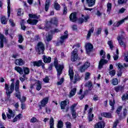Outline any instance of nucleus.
Masks as SVG:
<instances>
[{
  "label": "nucleus",
  "mask_w": 128,
  "mask_h": 128,
  "mask_svg": "<svg viewBox=\"0 0 128 128\" xmlns=\"http://www.w3.org/2000/svg\"><path fill=\"white\" fill-rule=\"evenodd\" d=\"M10 82H12V83L10 86L8 84H5L4 90H6V94L8 98H10V94H12L14 92V79H12Z\"/></svg>",
  "instance_id": "obj_1"
},
{
  "label": "nucleus",
  "mask_w": 128,
  "mask_h": 128,
  "mask_svg": "<svg viewBox=\"0 0 128 128\" xmlns=\"http://www.w3.org/2000/svg\"><path fill=\"white\" fill-rule=\"evenodd\" d=\"M58 60H55L54 62V66H55L56 72H57V78H60V74H62V69L64 68V66L62 65H58Z\"/></svg>",
  "instance_id": "obj_2"
},
{
  "label": "nucleus",
  "mask_w": 128,
  "mask_h": 128,
  "mask_svg": "<svg viewBox=\"0 0 128 128\" xmlns=\"http://www.w3.org/2000/svg\"><path fill=\"white\" fill-rule=\"evenodd\" d=\"M68 30H66L64 32V35L61 36L60 38H59L57 42L56 43V46H60V44H62L64 42V40H66V38H68Z\"/></svg>",
  "instance_id": "obj_3"
},
{
  "label": "nucleus",
  "mask_w": 128,
  "mask_h": 128,
  "mask_svg": "<svg viewBox=\"0 0 128 128\" xmlns=\"http://www.w3.org/2000/svg\"><path fill=\"white\" fill-rule=\"evenodd\" d=\"M44 44L42 43V42H39L37 44V46L36 48V52L39 54H44L45 50Z\"/></svg>",
  "instance_id": "obj_4"
},
{
  "label": "nucleus",
  "mask_w": 128,
  "mask_h": 128,
  "mask_svg": "<svg viewBox=\"0 0 128 128\" xmlns=\"http://www.w3.org/2000/svg\"><path fill=\"white\" fill-rule=\"evenodd\" d=\"M50 24H54L55 26H58V18H52L50 22H48L46 24V26L44 28L45 30H48L50 28V26H49Z\"/></svg>",
  "instance_id": "obj_5"
},
{
  "label": "nucleus",
  "mask_w": 128,
  "mask_h": 128,
  "mask_svg": "<svg viewBox=\"0 0 128 128\" xmlns=\"http://www.w3.org/2000/svg\"><path fill=\"white\" fill-rule=\"evenodd\" d=\"M68 104H70V100H65L61 102V110H63V112H68V110H70V107L66 106H68Z\"/></svg>",
  "instance_id": "obj_6"
},
{
  "label": "nucleus",
  "mask_w": 128,
  "mask_h": 128,
  "mask_svg": "<svg viewBox=\"0 0 128 128\" xmlns=\"http://www.w3.org/2000/svg\"><path fill=\"white\" fill-rule=\"evenodd\" d=\"M78 58V49L75 48L72 52L71 60L72 62H76Z\"/></svg>",
  "instance_id": "obj_7"
},
{
  "label": "nucleus",
  "mask_w": 128,
  "mask_h": 128,
  "mask_svg": "<svg viewBox=\"0 0 128 128\" xmlns=\"http://www.w3.org/2000/svg\"><path fill=\"white\" fill-rule=\"evenodd\" d=\"M0 48H4V44H8V39L2 33H0Z\"/></svg>",
  "instance_id": "obj_8"
},
{
  "label": "nucleus",
  "mask_w": 128,
  "mask_h": 128,
  "mask_svg": "<svg viewBox=\"0 0 128 128\" xmlns=\"http://www.w3.org/2000/svg\"><path fill=\"white\" fill-rule=\"evenodd\" d=\"M16 116V113L14 111H12V110H10V108H8V113H6V116L10 120L12 118H14Z\"/></svg>",
  "instance_id": "obj_9"
},
{
  "label": "nucleus",
  "mask_w": 128,
  "mask_h": 128,
  "mask_svg": "<svg viewBox=\"0 0 128 128\" xmlns=\"http://www.w3.org/2000/svg\"><path fill=\"white\" fill-rule=\"evenodd\" d=\"M70 20L72 22H75L78 20V18L76 17V12H74L72 13L70 16Z\"/></svg>",
  "instance_id": "obj_10"
},
{
  "label": "nucleus",
  "mask_w": 128,
  "mask_h": 128,
  "mask_svg": "<svg viewBox=\"0 0 128 128\" xmlns=\"http://www.w3.org/2000/svg\"><path fill=\"white\" fill-rule=\"evenodd\" d=\"M33 65L34 66H42L44 68V64L42 62V60H39L38 61H36L33 62Z\"/></svg>",
  "instance_id": "obj_11"
},
{
  "label": "nucleus",
  "mask_w": 128,
  "mask_h": 128,
  "mask_svg": "<svg viewBox=\"0 0 128 128\" xmlns=\"http://www.w3.org/2000/svg\"><path fill=\"white\" fill-rule=\"evenodd\" d=\"M92 48H94L92 44L88 43L86 45V49L87 54H90V52L92 50Z\"/></svg>",
  "instance_id": "obj_12"
},
{
  "label": "nucleus",
  "mask_w": 128,
  "mask_h": 128,
  "mask_svg": "<svg viewBox=\"0 0 128 128\" xmlns=\"http://www.w3.org/2000/svg\"><path fill=\"white\" fill-rule=\"evenodd\" d=\"M108 64V60L104 59H100L98 64V68L102 70L104 64Z\"/></svg>",
  "instance_id": "obj_13"
},
{
  "label": "nucleus",
  "mask_w": 128,
  "mask_h": 128,
  "mask_svg": "<svg viewBox=\"0 0 128 128\" xmlns=\"http://www.w3.org/2000/svg\"><path fill=\"white\" fill-rule=\"evenodd\" d=\"M104 122L100 121L95 124L94 128H104Z\"/></svg>",
  "instance_id": "obj_14"
},
{
  "label": "nucleus",
  "mask_w": 128,
  "mask_h": 128,
  "mask_svg": "<svg viewBox=\"0 0 128 128\" xmlns=\"http://www.w3.org/2000/svg\"><path fill=\"white\" fill-rule=\"evenodd\" d=\"M117 40L120 46H122L124 48H126V44L124 42H122V36H118Z\"/></svg>",
  "instance_id": "obj_15"
},
{
  "label": "nucleus",
  "mask_w": 128,
  "mask_h": 128,
  "mask_svg": "<svg viewBox=\"0 0 128 128\" xmlns=\"http://www.w3.org/2000/svg\"><path fill=\"white\" fill-rule=\"evenodd\" d=\"M48 97H46L43 98L40 101L41 106H42V107L46 106V105L48 104Z\"/></svg>",
  "instance_id": "obj_16"
},
{
  "label": "nucleus",
  "mask_w": 128,
  "mask_h": 128,
  "mask_svg": "<svg viewBox=\"0 0 128 128\" xmlns=\"http://www.w3.org/2000/svg\"><path fill=\"white\" fill-rule=\"evenodd\" d=\"M24 60L22 58L16 59L15 60V64H16V66H24Z\"/></svg>",
  "instance_id": "obj_17"
},
{
  "label": "nucleus",
  "mask_w": 128,
  "mask_h": 128,
  "mask_svg": "<svg viewBox=\"0 0 128 128\" xmlns=\"http://www.w3.org/2000/svg\"><path fill=\"white\" fill-rule=\"evenodd\" d=\"M14 70L18 72L20 74H24V68H20L18 66H16L14 67Z\"/></svg>",
  "instance_id": "obj_18"
},
{
  "label": "nucleus",
  "mask_w": 128,
  "mask_h": 128,
  "mask_svg": "<svg viewBox=\"0 0 128 128\" xmlns=\"http://www.w3.org/2000/svg\"><path fill=\"white\" fill-rule=\"evenodd\" d=\"M128 20V16L126 18H124V19L123 20H121L117 22L116 24H114V26H120V24H124V20Z\"/></svg>",
  "instance_id": "obj_19"
},
{
  "label": "nucleus",
  "mask_w": 128,
  "mask_h": 128,
  "mask_svg": "<svg viewBox=\"0 0 128 128\" xmlns=\"http://www.w3.org/2000/svg\"><path fill=\"white\" fill-rule=\"evenodd\" d=\"M90 18V16H85L84 18H80L78 20V22L80 24H82V22H86Z\"/></svg>",
  "instance_id": "obj_20"
},
{
  "label": "nucleus",
  "mask_w": 128,
  "mask_h": 128,
  "mask_svg": "<svg viewBox=\"0 0 128 128\" xmlns=\"http://www.w3.org/2000/svg\"><path fill=\"white\" fill-rule=\"evenodd\" d=\"M35 84L36 86V89L37 90H40L42 89V82L40 80H37L36 82L35 83Z\"/></svg>",
  "instance_id": "obj_21"
},
{
  "label": "nucleus",
  "mask_w": 128,
  "mask_h": 128,
  "mask_svg": "<svg viewBox=\"0 0 128 128\" xmlns=\"http://www.w3.org/2000/svg\"><path fill=\"white\" fill-rule=\"evenodd\" d=\"M101 116L104 118H112V114L106 112H104L102 113Z\"/></svg>",
  "instance_id": "obj_22"
},
{
  "label": "nucleus",
  "mask_w": 128,
  "mask_h": 128,
  "mask_svg": "<svg viewBox=\"0 0 128 128\" xmlns=\"http://www.w3.org/2000/svg\"><path fill=\"white\" fill-rule=\"evenodd\" d=\"M86 4L89 7L94 6L96 4V0H86Z\"/></svg>",
  "instance_id": "obj_23"
},
{
  "label": "nucleus",
  "mask_w": 128,
  "mask_h": 128,
  "mask_svg": "<svg viewBox=\"0 0 128 128\" xmlns=\"http://www.w3.org/2000/svg\"><path fill=\"white\" fill-rule=\"evenodd\" d=\"M43 60L45 64H50L52 61V58L50 57L47 58L46 56H43Z\"/></svg>",
  "instance_id": "obj_24"
},
{
  "label": "nucleus",
  "mask_w": 128,
  "mask_h": 128,
  "mask_svg": "<svg viewBox=\"0 0 128 128\" xmlns=\"http://www.w3.org/2000/svg\"><path fill=\"white\" fill-rule=\"evenodd\" d=\"M114 90L116 92H122L124 90V86H118L114 87Z\"/></svg>",
  "instance_id": "obj_25"
},
{
  "label": "nucleus",
  "mask_w": 128,
  "mask_h": 128,
  "mask_svg": "<svg viewBox=\"0 0 128 128\" xmlns=\"http://www.w3.org/2000/svg\"><path fill=\"white\" fill-rule=\"evenodd\" d=\"M38 22V20H27V22L30 24H32L33 26H36Z\"/></svg>",
  "instance_id": "obj_26"
},
{
  "label": "nucleus",
  "mask_w": 128,
  "mask_h": 128,
  "mask_svg": "<svg viewBox=\"0 0 128 128\" xmlns=\"http://www.w3.org/2000/svg\"><path fill=\"white\" fill-rule=\"evenodd\" d=\"M76 92V88H72L70 92L69 98H72Z\"/></svg>",
  "instance_id": "obj_27"
},
{
  "label": "nucleus",
  "mask_w": 128,
  "mask_h": 128,
  "mask_svg": "<svg viewBox=\"0 0 128 128\" xmlns=\"http://www.w3.org/2000/svg\"><path fill=\"white\" fill-rule=\"evenodd\" d=\"M49 124L50 128H54V118L52 116L50 118Z\"/></svg>",
  "instance_id": "obj_28"
},
{
  "label": "nucleus",
  "mask_w": 128,
  "mask_h": 128,
  "mask_svg": "<svg viewBox=\"0 0 128 128\" xmlns=\"http://www.w3.org/2000/svg\"><path fill=\"white\" fill-rule=\"evenodd\" d=\"M68 74L70 80H74V70H72V68H69Z\"/></svg>",
  "instance_id": "obj_29"
},
{
  "label": "nucleus",
  "mask_w": 128,
  "mask_h": 128,
  "mask_svg": "<svg viewBox=\"0 0 128 128\" xmlns=\"http://www.w3.org/2000/svg\"><path fill=\"white\" fill-rule=\"evenodd\" d=\"M16 92H20V80H16L15 83Z\"/></svg>",
  "instance_id": "obj_30"
},
{
  "label": "nucleus",
  "mask_w": 128,
  "mask_h": 128,
  "mask_svg": "<svg viewBox=\"0 0 128 128\" xmlns=\"http://www.w3.org/2000/svg\"><path fill=\"white\" fill-rule=\"evenodd\" d=\"M94 27H92L88 32V34H87V38H90V36H92V34L94 32Z\"/></svg>",
  "instance_id": "obj_31"
},
{
  "label": "nucleus",
  "mask_w": 128,
  "mask_h": 128,
  "mask_svg": "<svg viewBox=\"0 0 128 128\" xmlns=\"http://www.w3.org/2000/svg\"><path fill=\"white\" fill-rule=\"evenodd\" d=\"M111 10H112V4L108 2L107 4V10H106V12L108 14H110Z\"/></svg>",
  "instance_id": "obj_32"
},
{
  "label": "nucleus",
  "mask_w": 128,
  "mask_h": 128,
  "mask_svg": "<svg viewBox=\"0 0 128 128\" xmlns=\"http://www.w3.org/2000/svg\"><path fill=\"white\" fill-rule=\"evenodd\" d=\"M10 2L9 0L8 2V18H10Z\"/></svg>",
  "instance_id": "obj_33"
},
{
  "label": "nucleus",
  "mask_w": 128,
  "mask_h": 128,
  "mask_svg": "<svg viewBox=\"0 0 128 128\" xmlns=\"http://www.w3.org/2000/svg\"><path fill=\"white\" fill-rule=\"evenodd\" d=\"M0 21L2 24H8V20H6V18L4 16L1 18Z\"/></svg>",
  "instance_id": "obj_34"
},
{
  "label": "nucleus",
  "mask_w": 128,
  "mask_h": 128,
  "mask_svg": "<svg viewBox=\"0 0 128 128\" xmlns=\"http://www.w3.org/2000/svg\"><path fill=\"white\" fill-rule=\"evenodd\" d=\"M22 114H18V115L16 116V117L13 120V122H18V120H20V118H22Z\"/></svg>",
  "instance_id": "obj_35"
},
{
  "label": "nucleus",
  "mask_w": 128,
  "mask_h": 128,
  "mask_svg": "<svg viewBox=\"0 0 128 128\" xmlns=\"http://www.w3.org/2000/svg\"><path fill=\"white\" fill-rule=\"evenodd\" d=\"M112 84L113 86H118V80L116 78H114L112 80Z\"/></svg>",
  "instance_id": "obj_36"
},
{
  "label": "nucleus",
  "mask_w": 128,
  "mask_h": 128,
  "mask_svg": "<svg viewBox=\"0 0 128 128\" xmlns=\"http://www.w3.org/2000/svg\"><path fill=\"white\" fill-rule=\"evenodd\" d=\"M50 0H46V5H45V10L48 12V8H50Z\"/></svg>",
  "instance_id": "obj_37"
},
{
  "label": "nucleus",
  "mask_w": 128,
  "mask_h": 128,
  "mask_svg": "<svg viewBox=\"0 0 128 128\" xmlns=\"http://www.w3.org/2000/svg\"><path fill=\"white\" fill-rule=\"evenodd\" d=\"M114 60H118V49L116 50V54H114L113 56Z\"/></svg>",
  "instance_id": "obj_38"
},
{
  "label": "nucleus",
  "mask_w": 128,
  "mask_h": 128,
  "mask_svg": "<svg viewBox=\"0 0 128 128\" xmlns=\"http://www.w3.org/2000/svg\"><path fill=\"white\" fill-rule=\"evenodd\" d=\"M62 6L64 8L63 14H66V13L68 12V8L66 7V4H62Z\"/></svg>",
  "instance_id": "obj_39"
},
{
  "label": "nucleus",
  "mask_w": 128,
  "mask_h": 128,
  "mask_svg": "<svg viewBox=\"0 0 128 128\" xmlns=\"http://www.w3.org/2000/svg\"><path fill=\"white\" fill-rule=\"evenodd\" d=\"M22 42H24V37L22 36V34H18V42L20 44L22 43Z\"/></svg>",
  "instance_id": "obj_40"
},
{
  "label": "nucleus",
  "mask_w": 128,
  "mask_h": 128,
  "mask_svg": "<svg viewBox=\"0 0 128 128\" xmlns=\"http://www.w3.org/2000/svg\"><path fill=\"white\" fill-rule=\"evenodd\" d=\"M24 72V74H30V68L27 67L23 68V72Z\"/></svg>",
  "instance_id": "obj_41"
},
{
  "label": "nucleus",
  "mask_w": 128,
  "mask_h": 128,
  "mask_svg": "<svg viewBox=\"0 0 128 128\" xmlns=\"http://www.w3.org/2000/svg\"><path fill=\"white\" fill-rule=\"evenodd\" d=\"M58 128H64V122L60 120L58 122L56 125Z\"/></svg>",
  "instance_id": "obj_42"
},
{
  "label": "nucleus",
  "mask_w": 128,
  "mask_h": 128,
  "mask_svg": "<svg viewBox=\"0 0 128 128\" xmlns=\"http://www.w3.org/2000/svg\"><path fill=\"white\" fill-rule=\"evenodd\" d=\"M115 104H116V102H114V100H113V101L112 100H110V105L112 108V110H114V106Z\"/></svg>",
  "instance_id": "obj_43"
},
{
  "label": "nucleus",
  "mask_w": 128,
  "mask_h": 128,
  "mask_svg": "<svg viewBox=\"0 0 128 128\" xmlns=\"http://www.w3.org/2000/svg\"><path fill=\"white\" fill-rule=\"evenodd\" d=\"M86 68L83 65V66H80V68H79V72H86Z\"/></svg>",
  "instance_id": "obj_44"
},
{
  "label": "nucleus",
  "mask_w": 128,
  "mask_h": 128,
  "mask_svg": "<svg viewBox=\"0 0 128 128\" xmlns=\"http://www.w3.org/2000/svg\"><path fill=\"white\" fill-rule=\"evenodd\" d=\"M54 8L56 10H59L60 8V6L58 3L56 2L54 4Z\"/></svg>",
  "instance_id": "obj_45"
},
{
  "label": "nucleus",
  "mask_w": 128,
  "mask_h": 128,
  "mask_svg": "<svg viewBox=\"0 0 128 128\" xmlns=\"http://www.w3.org/2000/svg\"><path fill=\"white\" fill-rule=\"evenodd\" d=\"M88 120L89 122H92V120H94V114H88Z\"/></svg>",
  "instance_id": "obj_46"
},
{
  "label": "nucleus",
  "mask_w": 128,
  "mask_h": 128,
  "mask_svg": "<svg viewBox=\"0 0 128 128\" xmlns=\"http://www.w3.org/2000/svg\"><path fill=\"white\" fill-rule=\"evenodd\" d=\"M83 66H84L86 70H87L88 68H90V62H86L84 64Z\"/></svg>",
  "instance_id": "obj_47"
},
{
  "label": "nucleus",
  "mask_w": 128,
  "mask_h": 128,
  "mask_svg": "<svg viewBox=\"0 0 128 128\" xmlns=\"http://www.w3.org/2000/svg\"><path fill=\"white\" fill-rule=\"evenodd\" d=\"M28 16L30 18H36L37 20L38 18V16L34 14H29Z\"/></svg>",
  "instance_id": "obj_48"
},
{
  "label": "nucleus",
  "mask_w": 128,
  "mask_h": 128,
  "mask_svg": "<svg viewBox=\"0 0 128 128\" xmlns=\"http://www.w3.org/2000/svg\"><path fill=\"white\" fill-rule=\"evenodd\" d=\"M15 96L17 98L20 100V91L16 92Z\"/></svg>",
  "instance_id": "obj_49"
},
{
  "label": "nucleus",
  "mask_w": 128,
  "mask_h": 128,
  "mask_svg": "<svg viewBox=\"0 0 128 128\" xmlns=\"http://www.w3.org/2000/svg\"><path fill=\"white\" fill-rule=\"evenodd\" d=\"M85 86H88V88H90L92 86V84L89 81L86 84Z\"/></svg>",
  "instance_id": "obj_50"
},
{
  "label": "nucleus",
  "mask_w": 128,
  "mask_h": 128,
  "mask_svg": "<svg viewBox=\"0 0 128 128\" xmlns=\"http://www.w3.org/2000/svg\"><path fill=\"white\" fill-rule=\"evenodd\" d=\"M71 112H72V114L73 118H74V119L76 118V116L78 115L76 114V110L71 111Z\"/></svg>",
  "instance_id": "obj_51"
},
{
  "label": "nucleus",
  "mask_w": 128,
  "mask_h": 128,
  "mask_svg": "<svg viewBox=\"0 0 128 128\" xmlns=\"http://www.w3.org/2000/svg\"><path fill=\"white\" fill-rule=\"evenodd\" d=\"M20 26L22 30H26V26H24V20H22V22H20Z\"/></svg>",
  "instance_id": "obj_52"
},
{
  "label": "nucleus",
  "mask_w": 128,
  "mask_h": 128,
  "mask_svg": "<svg viewBox=\"0 0 128 128\" xmlns=\"http://www.w3.org/2000/svg\"><path fill=\"white\" fill-rule=\"evenodd\" d=\"M77 104H74L70 107V110L71 112H73L76 110L74 108H76V106Z\"/></svg>",
  "instance_id": "obj_53"
},
{
  "label": "nucleus",
  "mask_w": 128,
  "mask_h": 128,
  "mask_svg": "<svg viewBox=\"0 0 128 128\" xmlns=\"http://www.w3.org/2000/svg\"><path fill=\"white\" fill-rule=\"evenodd\" d=\"M90 73L88 72H86L85 74V80H88V78H90Z\"/></svg>",
  "instance_id": "obj_54"
},
{
  "label": "nucleus",
  "mask_w": 128,
  "mask_h": 128,
  "mask_svg": "<svg viewBox=\"0 0 128 128\" xmlns=\"http://www.w3.org/2000/svg\"><path fill=\"white\" fill-rule=\"evenodd\" d=\"M64 78H61L60 81L57 82V84L58 86H60V84H62V83L64 82Z\"/></svg>",
  "instance_id": "obj_55"
},
{
  "label": "nucleus",
  "mask_w": 128,
  "mask_h": 128,
  "mask_svg": "<svg viewBox=\"0 0 128 128\" xmlns=\"http://www.w3.org/2000/svg\"><path fill=\"white\" fill-rule=\"evenodd\" d=\"M108 46H110V50H112V48H114V45H112V42L108 41Z\"/></svg>",
  "instance_id": "obj_56"
},
{
  "label": "nucleus",
  "mask_w": 128,
  "mask_h": 128,
  "mask_svg": "<svg viewBox=\"0 0 128 128\" xmlns=\"http://www.w3.org/2000/svg\"><path fill=\"white\" fill-rule=\"evenodd\" d=\"M128 2V0H118V4H126Z\"/></svg>",
  "instance_id": "obj_57"
},
{
  "label": "nucleus",
  "mask_w": 128,
  "mask_h": 128,
  "mask_svg": "<svg viewBox=\"0 0 128 128\" xmlns=\"http://www.w3.org/2000/svg\"><path fill=\"white\" fill-rule=\"evenodd\" d=\"M52 35L48 34L46 36V40H47V42H50L52 40Z\"/></svg>",
  "instance_id": "obj_58"
},
{
  "label": "nucleus",
  "mask_w": 128,
  "mask_h": 128,
  "mask_svg": "<svg viewBox=\"0 0 128 128\" xmlns=\"http://www.w3.org/2000/svg\"><path fill=\"white\" fill-rule=\"evenodd\" d=\"M122 110V106H120L116 110V112L118 114H120Z\"/></svg>",
  "instance_id": "obj_59"
},
{
  "label": "nucleus",
  "mask_w": 128,
  "mask_h": 128,
  "mask_svg": "<svg viewBox=\"0 0 128 128\" xmlns=\"http://www.w3.org/2000/svg\"><path fill=\"white\" fill-rule=\"evenodd\" d=\"M66 128H72V123H70V122H66Z\"/></svg>",
  "instance_id": "obj_60"
},
{
  "label": "nucleus",
  "mask_w": 128,
  "mask_h": 128,
  "mask_svg": "<svg viewBox=\"0 0 128 128\" xmlns=\"http://www.w3.org/2000/svg\"><path fill=\"white\" fill-rule=\"evenodd\" d=\"M110 74L111 76H114L116 75V70H112L110 72Z\"/></svg>",
  "instance_id": "obj_61"
},
{
  "label": "nucleus",
  "mask_w": 128,
  "mask_h": 128,
  "mask_svg": "<svg viewBox=\"0 0 128 128\" xmlns=\"http://www.w3.org/2000/svg\"><path fill=\"white\" fill-rule=\"evenodd\" d=\"M43 82L46 83L48 82H50V78H48V76H46V78L43 79Z\"/></svg>",
  "instance_id": "obj_62"
},
{
  "label": "nucleus",
  "mask_w": 128,
  "mask_h": 128,
  "mask_svg": "<svg viewBox=\"0 0 128 128\" xmlns=\"http://www.w3.org/2000/svg\"><path fill=\"white\" fill-rule=\"evenodd\" d=\"M18 16H22L24 13L22 12V8H19L17 13Z\"/></svg>",
  "instance_id": "obj_63"
},
{
  "label": "nucleus",
  "mask_w": 128,
  "mask_h": 128,
  "mask_svg": "<svg viewBox=\"0 0 128 128\" xmlns=\"http://www.w3.org/2000/svg\"><path fill=\"white\" fill-rule=\"evenodd\" d=\"M124 12H126V8H122L119 10L118 14H124Z\"/></svg>",
  "instance_id": "obj_64"
}]
</instances>
